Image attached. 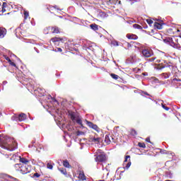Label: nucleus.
<instances>
[{"label": "nucleus", "instance_id": "obj_39", "mask_svg": "<svg viewBox=\"0 0 181 181\" xmlns=\"http://www.w3.org/2000/svg\"><path fill=\"white\" fill-rule=\"evenodd\" d=\"M76 135H77V136H80V135H84V132L78 131L76 133Z\"/></svg>", "mask_w": 181, "mask_h": 181}, {"label": "nucleus", "instance_id": "obj_53", "mask_svg": "<svg viewBox=\"0 0 181 181\" xmlns=\"http://www.w3.org/2000/svg\"><path fill=\"white\" fill-rule=\"evenodd\" d=\"M34 145L33 144H30L29 146H28V148H33Z\"/></svg>", "mask_w": 181, "mask_h": 181}, {"label": "nucleus", "instance_id": "obj_19", "mask_svg": "<svg viewBox=\"0 0 181 181\" xmlns=\"http://www.w3.org/2000/svg\"><path fill=\"white\" fill-rule=\"evenodd\" d=\"M90 28L92 29V30H98V25L95 23L90 24Z\"/></svg>", "mask_w": 181, "mask_h": 181}, {"label": "nucleus", "instance_id": "obj_18", "mask_svg": "<svg viewBox=\"0 0 181 181\" xmlns=\"http://www.w3.org/2000/svg\"><path fill=\"white\" fill-rule=\"evenodd\" d=\"M78 177L80 180H86L87 179L84 173H80Z\"/></svg>", "mask_w": 181, "mask_h": 181}, {"label": "nucleus", "instance_id": "obj_11", "mask_svg": "<svg viewBox=\"0 0 181 181\" xmlns=\"http://www.w3.org/2000/svg\"><path fill=\"white\" fill-rule=\"evenodd\" d=\"M89 141L93 144H100L101 139L100 137H90Z\"/></svg>", "mask_w": 181, "mask_h": 181}, {"label": "nucleus", "instance_id": "obj_25", "mask_svg": "<svg viewBox=\"0 0 181 181\" xmlns=\"http://www.w3.org/2000/svg\"><path fill=\"white\" fill-rule=\"evenodd\" d=\"M58 170H59V172H61L62 175H67V171H66L65 168H58Z\"/></svg>", "mask_w": 181, "mask_h": 181}, {"label": "nucleus", "instance_id": "obj_51", "mask_svg": "<svg viewBox=\"0 0 181 181\" xmlns=\"http://www.w3.org/2000/svg\"><path fill=\"white\" fill-rule=\"evenodd\" d=\"M47 30H47V28L44 30V33L45 35H47L49 33V32H47Z\"/></svg>", "mask_w": 181, "mask_h": 181}, {"label": "nucleus", "instance_id": "obj_61", "mask_svg": "<svg viewBox=\"0 0 181 181\" xmlns=\"http://www.w3.org/2000/svg\"><path fill=\"white\" fill-rule=\"evenodd\" d=\"M156 62H157V63H160V59H158V60L156 61Z\"/></svg>", "mask_w": 181, "mask_h": 181}, {"label": "nucleus", "instance_id": "obj_37", "mask_svg": "<svg viewBox=\"0 0 181 181\" xmlns=\"http://www.w3.org/2000/svg\"><path fill=\"white\" fill-rule=\"evenodd\" d=\"M161 107L163 108V110H165L166 111H169V107L165 106L163 103L161 104Z\"/></svg>", "mask_w": 181, "mask_h": 181}, {"label": "nucleus", "instance_id": "obj_48", "mask_svg": "<svg viewBox=\"0 0 181 181\" xmlns=\"http://www.w3.org/2000/svg\"><path fill=\"white\" fill-rule=\"evenodd\" d=\"M146 141L149 142V144H152V142H151V139H149V137L146 139Z\"/></svg>", "mask_w": 181, "mask_h": 181}, {"label": "nucleus", "instance_id": "obj_64", "mask_svg": "<svg viewBox=\"0 0 181 181\" xmlns=\"http://www.w3.org/2000/svg\"><path fill=\"white\" fill-rule=\"evenodd\" d=\"M180 39H181V33H180Z\"/></svg>", "mask_w": 181, "mask_h": 181}, {"label": "nucleus", "instance_id": "obj_45", "mask_svg": "<svg viewBox=\"0 0 181 181\" xmlns=\"http://www.w3.org/2000/svg\"><path fill=\"white\" fill-rule=\"evenodd\" d=\"M129 158H131L130 156H126L124 158V162H128V159H129Z\"/></svg>", "mask_w": 181, "mask_h": 181}, {"label": "nucleus", "instance_id": "obj_22", "mask_svg": "<svg viewBox=\"0 0 181 181\" xmlns=\"http://www.w3.org/2000/svg\"><path fill=\"white\" fill-rule=\"evenodd\" d=\"M20 162L21 163H24V165H26L28 163V162H29V160H28V159H26L25 158L20 157Z\"/></svg>", "mask_w": 181, "mask_h": 181}, {"label": "nucleus", "instance_id": "obj_30", "mask_svg": "<svg viewBox=\"0 0 181 181\" xmlns=\"http://www.w3.org/2000/svg\"><path fill=\"white\" fill-rule=\"evenodd\" d=\"M131 135H132L133 136H136V135H138L136 130L132 129L131 131Z\"/></svg>", "mask_w": 181, "mask_h": 181}, {"label": "nucleus", "instance_id": "obj_34", "mask_svg": "<svg viewBox=\"0 0 181 181\" xmlns=\"http://www.w3.org/2000/svg\"><path fill=\"white\" fill-rule=\"evenodd\" d=\"M163 76H164V78H169V77H170V74L163 73Z\"/></svg>", "mask_w": 181, "mask_h": 181}, {"label": "nucleus", "instance_id": "obj_40", "mask_svg": "<svg viewBox=\"0 0 181 181\" xmlns=\"http://www.w3.org/2000/svg\"><path fill=\"white\" fill-rule=\"evenodd\" d=\"M33 177H40V174L35 173L33 174Z\"/></svg>", "mask_w": 181, "mask_h": 181}, {"label": "nucleus", "instance_id": "obj_33", "mask_svg": "<svg viewBox=\"0 0 181 181\" xmlns=\"http://www.w3.org/2000/svg\"><path fill=\"white\" fill-rule=\"evenodd\" d=\"M117 0H107V4L108 5H114V4H115V1Z\"/></svg>", "mask_w": 181, "mask_h": 181}, {"label": "nucleus", "instance_id": "obj_47", "mask_svg": "<svg viewBox=\"0 0 181 181\" xmlns=\"http://www.w3.org/2000/svg\"><path fill=\"white\" fill-rule=\"evenodd\" d=\"M5 59L8 63L11 62V59L8 57H6Z\"/></svg>", "mask_w": 181, "mask_h": 181}, {"label": "nucleus", "instance_id": "obj_5", "mask_svg": "<svg viewBox=\"0 0 181 181\" xmlns=\"http://www.w3.org/2000/svg\"><path fill=\"white\" fill-rule=\"evenodd\" d=\"M83 49V50H87V52H94L97 49V45L95 43H92L88 45H84Z\"/></svg>", "mask_w": 181, "mask_h": 181}, {"label": "nucleus", "instance_id": "obj_23", "mask_svg": "<svg viewBox=\"0 0 181 181\" xmlns=\"http://www.w3.org/2000/svg\"><path fill=\"white\" fill-rule=\"evenodd\" d=\"M164 43H172L173 42V39L172 37H168L163 40Z\"/></svg>", "mask_w": 181, "mask_h": 181}, {"label": "nucleus", "instance_id": "obj_10", "mask_svg": "<svg viewBox=\"0 0 181 181\" xmlns=\"http://www.w3.org/2000/svg\"><path fill=\"white\" fill-rule=\"evenodd\" d=\"M96 162H104L105 160V154H100L95 158Z\"/></svg>", "mask_w": 181, "mask_h": 181}, {"label": "nucleus", "instance_id": "obj_43", "mask_svg": "<svg viewBox=\"0 0 181 181\" xmlns=\"http://www.w3.org/2000/svg\"><path fill=\"white\" fill-rule=\"evenodd\" d=\"M8 63L11 66H13V67H16V64L15 62L10 61V62H8Z\"/></svg>", "mask_w": 181, "mask_h": 181}, {"label": "nucleus", "instance_id": "obj_24", "mask_svg": "<svg viewBox=\"0 0 181 181\" xmlns=\"http://www.w3.org/2000/svg\"><path fill=\"white\" fill-rule=\"evenodd\" d=\"M105 142H106V144H111V139H110V136H108V135L105 136Z\"/></svg>", "mask_w": 181, "mask_h": 181}, {"label": "nucleus", "instance_id": "obj_62", "mask_svg": "<svg viewBox=\"0 0 181 181\" xmlns=\"http://www.w3.org/2000/svg\"><path fill=\"white\" fill-rule=\"evenodd\" d=\"M127 46H128V47H130V46H131V44H129V43H127Z\"/></svg>", "mask_w": 181, "mask_h": 181}, {"label": "nucleus", "instance_id": "obj_32", "mask_svg": "<svg viewBox=\"0 0 181 181\" xmlns=\"http://www.w3.org/2000/svg\"><path fill=\"white\" fill-rule=\"evenodd\" d=\"M138 146H139V148H146V145H145V143L141 142H139L138 144Z\"/></svg>", "mask_w": 181, "mask_h": 181}, {"label": "nucleus", "instance_id": "obj_59", "mask_svg": "<svg viewBox=\"0 0 181 181\" xmlns=\"http://www.w3.org/2000/svg\"><path fill=\"white\" fill-rule=\"evenodd\" d=\"M31 144L33 145L34 144H36V141H33L31 142Z\"/></svg>", "mask_w": 181, "mask_h": 181}, {"label": "nucleus", "instance_id": "obj_3", "mask_svg": "<svg viewBox=\"0 0 181 181\" xmlns=\"http://www.w3.org/2000/svg\"><path fill=\"white\" fill-rule=\"evenodd\" d=\"M22 26H23V24H21L20 27L17 28L14 32L16 37H18V39H21L22 36H26V31H25V30H22Z\"/></svg>", "mask_w": 181, "mask_h": 181}, {"label": "nucleus", "instance_id": "obj_12", "mask_svg": "<svg viewBox=\"0 0 181 181\" xmlns=\"http://www.w3.org/2000/svg\"><path fill=\"white\" fill-rule=\"evenodd\" d=\"M17 119H18L20 122L25 121V119H26V115L25 113L20 114L18 116H17Z\"/></svg>", "mask_w": 181, "mask_h": 181}, {"label": "nucleus", "instance_id": "obj_20", "mask_svg": "<svg viewBox=\"0 0 181 181\" xmlns=\"http://www.w3.org/2000/svg\"><path fill=\"white\" fill-rule=\"evenodd\" d=\"M22 165L23 164H21V163L15 164L14 168H15L16 170H18V172H20L21 168H22Z\"/></svg>", "mask_w": 181, "mask_h": 181}, {"label": "nucleus", "instance_id": "obj_60", "mask_svg": "<svg viewBox=\"0 0 181 181\" xmlns=\"http://www.w3.org/2000/svg\"><path fill=\"white\" fill-rule=\"evenodd\" d=\"M143 76H148V74L147 73H144Z\"/></svg>", "mask_w": 181, "mask_h": 181}, {"label": "nucleus", "instance_id": "obj_14", "mask_svg": "<svg viewBox=\"0 0 181 181\" xmlns=\"http://www.w3.org/2000/svg\"><path fill=\"white\" fill-rule=\"evenodd\" d=\"M163 25H165V23H162V22H160V23L155 22L154 28H156V29L160 30V29H163Z\"/></svg>", "mask_w": 181, "mask_h": 181}, {"label": "nucleus", "instance_id": "obj_38", "mask_svg": "<svg viewBox=\"0 0 181 181\" xmlns=\"http://www.w3.org/2000/svg\"><path fill=\"white\" fill-rule=\"evenodd\" d=\"M146 22L148 24L150 25V26H151V25H152V23H153V21H152L151 19H146Z\"/></svg>", "mask_w": 181, "mask_h": 181}, {"label": "nucleus", "instance_id": "obj_1", "mask_svg": "<svg viewBox=\"0 0 181 181\" xmlns=\"http://www.w3.org/2000/svg\"><path fill=\"white\" fill-rule=\"evenodd\" d=\"M0 147L12 152L15 149H18V143L7 135L0 134Z\"/></svg>", "mask_w": 181, "mask_h": 181}, {"label": "nucleus", "instance_id": "obj_55", "mask_svg": "<svg viewBox=\"0 0 181 181\" xmlns=\"http://www.w3.org/2000/svg\"><path fill=\"white\" fill-rule=\"evenodd\" d=\"M142 94H145L146 95H149V94L148 93L144 92V91H142Z\"/></svg>", "mask_w": 181, "mask_h": 181}, {"label": "nucleus", "instance_id": "obj_27", "mask_svg": "<svg viewBox=\"0 0 181 181\" xmlns=\"http://www.w3.org/2000/svg\"><path fill=\"white\" fill-rule=\"evenodd\" d=\"M110 77H112V78H114V80H118V78H119V76L115 74H110Z\"/></svg>", "mask_w": 181, "mask_h": 181}, {"label": "nucleus", "instance_id": "obj_7", "mask_svg": "<svg viewBox=\"0 0 181 181\" xmlns=\"http://www.w3.org/2000/svg\"><path fill=\"white\" fill-rule=\"evenodd\" d=\"M141 53L144 57H151V56H153V51L146 49H143Z\"/></svg>", "mask_w": 181, "mask_h": 181}, {"label": "nucleus", "instance_id": "obj_44", "mask_svg": "<svg viewBox=\"0 0 181 181\" xmlns=\"http://www.w3.org/2000/svg\"><path fill=\"white\" fill-rule=\"evenodd\" d=\"M66 129H67L68 131H69V132L73 131V127H71V126H70V125L66 126Z\"/></svg>", "mask_w": 181, "mask_h": 181}, {"label": "nucleus", "instance_id": "obj_13", "mask_svg": "<svg viewBox=\"0 0 181 181\" xmlns=\"http://www.w3.org/2000/svg\"><path fill=\"white\" fill-rule=\"evenodd\" d=\"M6 35V30L5 28H0V39H4Z\"/></svg>", "mask_w": 181, "mask_h": 181}, {"label": "nucleus", "instance_id": "obj_15", "mask_svg": "<svg viewBox=\"0 0 181 181\" xmlns=\"http://www.w3.org/2000/svg\"><path fill=\"white\" fill-rule=\"evenodd\" d=\"M127 39H130L132 40H136V39H138V36L134 34H127Z\"/></svg>", "mask_w": 181, "mask_h": 181}, {"label": "nucleus", "instance_id": "obj_35", "mask_svg": "<svg viewBox=\"0 0 181 181\" xmlns=\"http://www.w3.org/2000/svg\"><path fill=\"white\" fill-rule=\"evenodd\" d=\"M130 167H131V162L129 161V163H127V164L126 166L124 167V169H126L127 170H128Z\"/></svg>", "mask_w": 181, "mask_h": 181}, {"label": "nucleus", "instance_id": "obj_26", "mask_svg": "<svg viewBox=\"0 0 181 181\" xmlns=\"http://www.w3.org/2000/svg\"><path fill=\"white\" fill-rule=\"evenodd\" d=\"M63 165L64 168H70V163L67 160H64Z\"/></svg>", "mask_w": 181, "mask_h": 181}, {"label": "nucleus", "instance_id": "obj_2", "mask_svg": "<svg viewBox=\"0 0 181 181\" xmlns=\"http://www.w3.org/2000/svg\"><path fill=\"white\" fill-rule=\"evenodd\" d=\"M69 115H70L71 119L73 121V122L78 123V124L81 126V128L84 127L83 126V120H81V117L76 115V113H74V112L69 113Z\"/></svg>", "mask_w": 181, "mask_h": 181}, {"label": "nucleus", "instance_id": "obj_9", "mask_svg": "<svg viewBox=\"0 0 181 181\" xmlns=\"http://www.w3.org/2000/svg\"><path fill=\"white\" fill-rule=\"evenodd\" d=\"M47 30H52V33H60V30L59 29V27H48Z\"/></svg>", "mask_w": 181, "mask_h": 181}, {"label": "nucleus", "instance_id": "obj_17", "mask_svg": "<svg viewBox=\"0 0 181 181\" xmlns=\"http://www.w3.org/2000/svg\"><path fill=\"white\" fill-rule=\"evenodd\" d=\"M170 46H171L174 49H177L178 50H180V45L175 44V43H174L173 41L171 42V43L170 44Z\"/></svg>", "mask_w": 181, "mask_h": 181}, {"label": "nucleus", "instance_id": "obj_52", "mask_svg": "<svg viewBox=\"0 0 181 181\" xmlns=\"http://www.w3.org/2000/svg\"><path fill=\"white\" fill-rule=\"evenodd\" d=\"M57 52H63V49H62V48L58 47L57 48Z\"/></svg>", "mask_w": 181, "mask_h": 181}, {"label": "nucleus", "instance_id": "obj_16", "mask_svg": "<svg viewBox=\"0 0 181 181\" xmlns=\"http://www.w3.org/2000/svg\"><path fill=\"white\" fill-rule=\"evenodd\" d=\"M165 177H168V179H172L173 177V173L168 170V171H165Z\"/></svg>", "mask_w": 181, "mask_h": 181}, {"label": "nucleus", "instance_id": "obj_41", "mask_svg": "<svg viewBox=\"0 0 181 181\" xmlns=\"http://www.w3.org/2000/svg\"><path fill=\"white\" fill-rule=\"evenodd\" d=\"M47 169L52 170V169H53V165L50 163H47Z\"/></svg>", "mask_w": 181, "mask_h": 181}, {"label": "nucleus", "instance_id": "obj_50", "mask_svg": "<svg viewBox=\"0 0 181 181\" xmlns=\"http://www.w3.org/2000/svg\"><path fill=\"white\" fill-rule=\"evenodd\" d=\"M155 60H156V57H153L150 59V62H155Z\"/></svg>", "mask_w": 181, "mask_h": 181}, {"label": "nucleus", "instance_id": "obj_31", "mask_svg": "<svg viewBox=\"0 0 181 181\" xmlns=\"http://www.w3.org/2000/svg\"><path fill=\"white\" fill-rule=\"evenodd\" d=\"M111 45H112V46H119V44L117 40L111 41Z\"/></svg>", "mask_w": 181, "mask_h": 181}, {"label": "nucleus", "instance_id": "obj_58", "mask_svg": "<svg viewBox=\"0 0 181 181\" xmlns=\"http://www.w3.org/2000/svg\"><path fill=\"white\" fill-rule=\"evenodd\" d=\"M0 181H9V180L3 178V179H1Z\"/></svg>", "mask_w": 181, "mask_h": 181}, {"label": "nucleus", "instance_id": "obj_46", "mask_svg": "<svg viewBox=\"0 0 181 181\" xmlns=\"http://www.w3.org/2000/svg\"><path fill=\"white\" fill-rule=\"evenodd\" d=\"M127 1H129V2H130L131 5H133V4H135V2H136V1H135V0H127Z\"/></svg>", "mask_w": 181, "mask_h": 181}, {"label": "nucleus", "instance_id": "obj_54", "mask_svg": "<svg viewBox=\"0 0 181 181\" xmlns=\"http://www.w3.org/2000/svg\"><path fill=\"white\" fill-rule=\"evenodd\" d=\"M34 49L37 53H40L39 49H37V48L35 47Z\"/></svg>", "mask_w": 181, "mask_h": 181}, {"label": "nucleus", "instance_id": "obj_36", "mask_svg": "<svg viewBox=\"0 0 181 181\" xmlns=\"http://www.w3.org/2000/svg\"><path fill=\"white\" fill-rule=\"evenodd\" d=\"M52 100V101H54V103H57V100H56L54 98L52 97V95H49L48 97V100Z\"/></svg>", "mask_w": 181, "mask_h": 181}, {"label": "nucleus", "instance_id": "obj_21", "mask_svg": "<svg viewBox=\"0 0 181 181\" xmlns=\"http://www.w3.org/2000/svg\"><path fill=\"white\" fill-rule=\"evenodd\" d=\"M170 66L169 65H163V66H161L160 64H158L157 66V70H162L163 69H165L166 67H170Z\"/></svg>", "mask_w": 181, "mask_h": 181}, {"label": "nucleus", "instance_id": "obj_56", "mask_svg": "<svg viewBox=\"0 0 181 181\" xmlns=\"http://www.w3.org/2000/svg\"><path fill=\"white\" fill-rule=\"evenodd\" d=\"M3 84L5 86L6 84H8V81H3Z\"/></svg>", "mask_w": 181, "mask_h": 181}, {"label": "nucleus", "instance_id": "obj_57", "mask_svg": "<svg viewBox=\"0 0 181 181\" xmlns=\"http://www.w3.org/2000/svg\"><path fill=\"white\" fill-rule=\"evenodd\" d=\"M101 16H105V13L103 12L100 13Z\"/></svg>", "mask_w": 181, "mask_h": 181}, {"label": "nucleus", "instance_id": "obj_29", "mask_svg": "<svg viewBox=\"0 0 181 181\" xmlns=\"http://www.w3.org/2000/svg\"><path fill=\"white\" fill-rule=\"evenodd\" d=\"M29 17V11H24V19L26 21L28 18Z\"/></svg>", "mask_w": 181, "mask_h": 181}, {"label": "nucleus", "instance_id": "obj_63", "mask_svg": "<svg viewBox=\"0 0 181 181\" xmlns=\"http://www.w3.org/2000/svg\"><path fill=\"white\" fill-rule=\"evenodd\" d=\"M165 181H173V180H165Z\"/></svg>", "mask_w": 181, "mask_h": 181}, {"label": "nucleus", "instance_id": "obj_42", "mask_svg": "<svg viewBox=\"0 0 181 181\" xmlns=\"http://www.w3.org/2000/svg\"><path fill=\"white\" fill-rule=\"evenodd\" d=\"M12 121H19L18 119V116H13L11 117Z\"/></svg>", "mask_w": 181, "mask_h": 181}, {"label": "nucleus", "instance_id": "obj_28", "mask_svg": "<svg viewBox=\"0 0 181 181\" xmlns=\"http://www.w3.org/2000/svg\"><path fill=\"white\" fill-rule=\"evenodd\" d=\"M133 28H134V29L142 30V26H141V25H139V24H134V25H133Z\"/></svg>", "mask_w": 181, "mask_h": 181}, {"label": "nucleus", "instance_id": "obj_4", "mask_svg": "<svg viewBox=\"0 0 181 181\" xmlns=\"http://www.w3.org/2000/svg\"><path fill=\"white\" fill-rule=\"evenodd\" d=\"M30 170H31L30 166L26 164H23L20 169V172L21 173H22V175H26L28 173H30Z\"/></svg>", "mask_w": 181, "mask_h": 181}, {"label": "nucleus", "instance_id": "obj_6", "mask_svg": "<svg viewBox=\"0 0 181 181\" xmlns=\"http://www.w3.org/2000/svg\"><path fill=\"white\" fill-rule=\"evenodd\" d=\"M86 125H88L89 128H91L92 129H94L95 131H96V132H100V127H98L97 124H94L93 122L88 120H86Z\"/></svg>", "mask_w": 181, "mask_h": 181}, {"label": "nucleus", "instance_id": "obj_8", "mask_svg": "<svg viewBox=\"0 0 181 181\" xmlns=\"http://www.w3.org/2000/svg\"><path fill=\"white\" fill-rule=\"evenodd\" d=\"M52 42H53V43H54L55 45H57V46H59V43H64V40L63 38L61 37H53L51 39Z\"/></svg>", "mask_w": 181, "mask_h": 181}, {"label": "nucleus", "instance_id": "obj_49", "mask_svg": "<svg viewBox=\"0 0 181 181\" xmlns=\"http://www.w3.org/2000/svg\"><path fill=\"white\" fill-rule=\"evenodd\" d=\"M173 81H181L180 79L177 78H173Z\"/></svg>", "mask_w": 181, "mask_h": 181}]
</instances>
